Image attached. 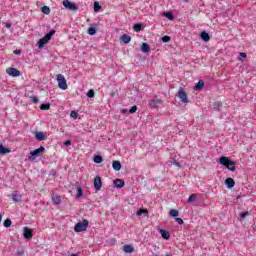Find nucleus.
<instances>
[{
  "label": "nucleus",
  "instance_id": "1",
  "mask_svg": "<svg viewBox=\"0 0 256 256\" xmlns=\"http://www.w3.org/2000/svg\"><path fill=\"white\" fill-rule=\"evenodd\" d=\"M53 35H55V30H51L50 32H48L43 38H41L38 41V47L41 49L45 45H47V43H49V41H51V37H53Z\"/></svg>",
  "mask_w": 256,
  "mask_h": 256
},
{
  "label": "nucleus",
  "instance_id": "2",
  "mask_svg": "<svg viewBox=\"0 0 256 256\" xmlns=\"http://www.w3.org/2000/svg\"><path fill=\"white\" fill-rule=\"evenodd\" d=\"M87 227H89V220L84 219L82 222H78L75 225L74 231L76 233H83V231H87Z\"/></svg>",
  "mask_w": 256,
  "mask_h": 256
},
{
  "label": "nucleus",
  "instance_id": "3",
  "mask_svg": "<svg viewBox=\"0 0 256 256\" xmlns=\"http://www.w3.org/2000/svg\"><path fill=\"white\" fill-rule=\"evenodd\" d=\"M56 79L58 82L59 89H62V91H66L68 86H67V80L65 79V76H63V74H58L56 76Z\"/></svg>",
  "mask_w": 256,
  "mask_h": 256
},
{
  "label": "nucleus",
  "instance_id": "4",
  "mask_svg": "<svg viewBox=\"0 0 256 256\" xmlns=\"http://www.w3.org/2000/svg\"><path fill=\"white\" fill-rule=\"evenodd\" d=\"M178 97L184 105H187V103H189V98L187 97V93H185V90H183V87L179 88Z\"/></svg>",
  "mask_w": 256,
  "mask_h": 256
},
{
  "label": "nucleus",
  "instance_id": "5",
  "mask_svg": "<svg viewBox=\"0 0 256 256\" xmlns=\"http://www.w3.org/2000/svg\"><path fill=\"white\" fill-rule=\"evenodd\" d=\"M220 165H223L224 167H229V165H236L235 161H231L226 156H221L219 159Z\"/></svg>",
  "mask_w": 256,
  "mask_h": 256
},
{
  "label": "nucleus",
  "instance_id": "6",
  "mask_svg": "<svg viewBox=\"0 0 256 256\" xmlns=\"http://www.w3.org/2000/svg\"><path fill=\"white\" fill-rule=\"evenodd\" d=\"M63 6L66 8V9H69V11H77V9H79L77 7V4H75L74 2H71L69 0H64L63 1Z\"/></svg>",
  "mask_w": 256,
  "mask_h": 256
},
{
  "label": "nucleus",
  "instance_id": "7",
  "mask_svg": "<svg viewBox=\"0 0 256 256\" xmlns=\"http://www.w3.org/2000/svg\"><path fill=\"white\" fill-rule=\"evenodd\" d=\"M7 75H10V77H20L21 71H19L16 68L10 67L6 70Z\"/></svg>",
  "mask_w": 256,
  "mask_h": 256
},
{
  "label": "nucleus",
  "instance_id": "8",
  "mask_svg": "<svg viewBox=\"0 0 256 256\" xmlns=\"http://www.w3.org/2000/svg\"><path fill=\"white\" fill-rule=\"evenodd\" d=\"M161 103H163L161 99H152L148 101V106L150 109H157Z\"/></svg>",
  "mask_w": 256,
  "mask_h": 256
},
{
  "label": "nucleus",
  "instance_id": "9",
  "mask_svg": "<svg viewBox=\"0 0 256 256\" xmlns=\"http://www.w3.org/2000/svg\"><path fill=\"white\" fill-rule=\"evenodd\" d=\"M101 187H103V182L101 181V176H96L94 178V189L96 191H101Z\"/></svg>",
  "mask_w": 256,
  "mask_h": 256
},
{
  "label": "nucleus",
  "instance_id": "10",
  "mask_svg": "<svg viewBox=\"0 0 256 256\" xmlns=\"http://www.w3.org/2000/svg\"><path fill=\"white\" fill-rule=\"evenodd\" d=\"M24 238L25 239H33V230L29 227H24Z\"/></svg>",
  "mask_w": 256,
  "mask_h": 256
},
{
  "label": "nucleus",
  "instance_id": "11",
  "mask_svg": "<svg viewBox=\"0 0 256 256\" xmlns=\"http://www.w3.org/2000/svg\"><path fill=\"white\" fill-rule=\"evenodd\" d=\"M43 151H45V147L40 146L38 149L30 151V155L32 157H39V153H43Z\"/></svg>",
  "mask_w": 256,
  "mask_h": 256
},
{
  "label": "nucleus",
  "instance_id": "12",
  "mask_svg": "<svg viewBox=\"0 0 256 256\" xmlns=\"http://www.w3.org/2000/svg\"><path fill=\"white\" fill-rule=\"evenodd\" d=\"M114 187H116V189H123V187H125V181H123L122 179H115Z\"/></svg>",
  "mask_w": 256,
  "mask_h": 256
},
{
  "label": "nucleus",
  "instance_id": "13",
  "mask_svg": "<svg viewBox=\"0 0 256 256\" xmlns=\"http://www.w3.org/2000/svg\"><path fill=\"white\" fill-rule=\"evenodd\" d=\"M225 185H227L228 189H233V187H235V180H233V178H227Z\"/></svg>",
  "mask_w": 256,
  "mask_h": 256
},
{
  "label": "nucleus",
  "instance_id": "14",
  "mask_svg": "<svg viewBox=\"0 0 256 256\" xmlns=\"http://www.w3.org/2000/svg\"><path fill=\"white\" fill-rule=\"evenodd\" d=\"M200 38L202 39V41H204L205 43L209 42L211 37L209 36V33H207L206 31H203L200 34Z\"/></svg>",
  "mask_w": 256,
  "mask_h": 256
},
{
  "label": "nucleus",
  "instance_id": "15",
  "mask_svg": "<svg viewBox=\"0 0 256 256\" xmlns=\"http://www.w3.org/2000/svg\"><path fill=\"white\" fill-rule=\"evenodd\" d=\"M205 87V81L199 80L198 83L194 86L195 91H201Z\"/></svg>",
  "mask_w": 256,
  "mask_h": 256
},
{
  "label": "nucleus",
  "instance_id": "16",
  "mask_svg": "<svg viewBox=\"0 0 256 256\" xmlns=\"http://www.w3.org/2000/svg\"><path fill=\"white\" fill-rule=\"evenodd\" d=\"M120 41H122V43H131V36H129L128 34H123L121 37H120Z\"/></svg>",
  "mask_w": 256,
  "mask_h": 256
},
{
  "label": "nucleus",
  "instance_id": "17",
  "mask_svg": "<svg viewBox=\"0 0 256 256\" xmlns=\"http://www.w3.org/2000/svg\"><path fill=\"white\" fill-rule=\"evenodd\" d=\"M52 201L54 205H61V196L53 194Z\"/></svg>",
  "mask_w": 256,
  "mask_h": 256
},
{
  "label": "nucleus",
  "instance_id": "18",
  "mask_svg": "<svg viewBox=\"0 0 256 256\" xmlns=\"http://www.w3.org/2000/svg\"><path fill=\"white\" fill-rule=\"evenodd\" d=\"M7 153H11V150L0 144V155H7Z\"/></svg>",
  "mask_w": 256,
  "mask_h": 256
},
{
  "label": "nucleus",
  "instance_id": "19",
  "mask_svg": "<svg viewBox=\"0 0 256 256\" xmlns=\"http://www.w3.org/2000/svg\"><path fill=\"white\" fill-rule=\"evenodd\" d=\"M114 171H121V162L114 160L112 163Z\"/></svg>",
  "mask_w": 256,
  "mask_h": 256
},
{
  "label": "nucleus",
  "instance_id": "20",
  "mask_svg": "<svg viewBox=\"0 0 256 256\" xmlns=\"http://www.w3.org/2000/svg\"><path fill=\"white\" fill-rule=\"evenodd\" d=\"M141 51L142 53H149V51H151V46H149L147 43H143L141 46Z\"/></svg>",
  "mask_w": 256,
  "mask_h": 256
},
{
  "label": "nucleus",
  "instance_id": "21",
  "mask_svg": "<svg viewBox=\"0 0 256 256\" xmlns=\"http://www.w3.org/2000/svg\"><path fill=\"white\" fill-rule=\"evenodd\" d=\"M160 235L163 237V239H171V234H169V232L164 229L160 230Z\"/></svg>",
  "mask_w": 256,
  "mask_h": 256
},
{
  "label": "nucleus",
  "instance_id": "22",
  "mask_svg": "<svg viewBox=\"0 0 256 256\" xmlns=\"http://www.w3.org/2000/svg\"><path fill=\"white\" fill-rule=\"evenodd\" d=\"M123 251L124 253H133V251H135V248H133L132 245H124Z\"/></svg>",
  "mask_w": 256,
  "mask_h": 256
},
{
  "label": "nucleus",
  "instance_id": "23",
  "mask_svg": "<svg viewBox=\"0 0 256 256\" xmlns=\"http://www.w3.org/2000/svg\"><path fill=\"white\" fill-rule=\"evenodd\" d=\"M35 137L37 141H45V133L43 132H36Z\"/></svg>",
  "mask_w": 256,
  "mask_h": 256
},
{
  "label": "nucleus",
  "instance_id": "24",
  "mask_svg": "<svg viewBox=\"0 0 256 256\" xmlns=\"http://www.w3.org/2000/svg\"><path fill=\"white\" fill-rule=\"evenodd\" d=\"M21 194L18 193H14L12 194V200L14 201V203H19V201H21Z\"/></svg>",
  "mask_w": 256,
  "mask_h": 256
},
{
  "label": "nucleus",
  "instance_id": "25",
  "mask_svg": "<svg viewBox=\"0 0 256 256\" xmlns=\"http://www.w3.org/2000/svg\"><path fill=\"white\" fill-rule=\"evenodd\" d=\"M50 107H51V104L45 103V104H41L40 109L41 111H49Z\"/></svg>",
  "mask_w": 256,
  "mask_h": 256
},
{
  "label": "nucleus",
  "instance_id": "26",
  "mask_svg": "<svg viewBox=\"0 0 256 256\" xmlns=\"http://www.w3.org/2000/svg\"><path fill=\"white\" fill-rule=\"evenodd\" d=\"M94 163H97V164L103 163V156L101 155L94 156Z\"/></svg>",
  "mask_w": 256,
  "mask_h": 256
},
{
  "label": "nucleus",
  "instance_id": "27",
  "mask_svg": "<svg viewBox=\"0 0 256 256\" xmlns=\"http://www.w3.org/2000/svg\"><path fill=\"white\" fill-rule=\"evenodd\" d=\"M197 201V195L196 194H192L189 196L188 198V203H195Z\"/></svg>",
  "mask_w": 256,
  "mask_h": 256
},
{
  "label": "nucleus",
  "instance_id": "28",
  "mask_svg": "<svg viewBox=\"0 0 256 256\" xmlns=\"http://www.w3.org/2000/svg\"><path fill=\"white\" fill-rule=\"evenodd\" d=\"M148 213H149V210H147V209H139L137 211V216L141 217V215H143V214L147 215Z\"/></svg>",
  "mask_w": 256,
  "mask_h": 256
},
{
  "label": "nucleus",
  "instance_id": "29",
  "mask_svg": "<svg viewBox=\"0 0 256 256\" xmlns=\"http://www.w3.org/2000/svg\"><path fill=\"white\" fill-rule=\"evenodd\" d=\"M83 197V189L81 187L77 188L76 199H81Z\"/></svg>",
  "mask_w": 256,
  "mask_h": 256
},
{
  "label": "nucleus",
  "instance_id": "30",
  "mask_svg": "<svg viewBox=\"0 0 256 256\" xmlns=\"http://www.w3.org/2000/svg\"><path fill=\"white\" fill-rule=\"evenodd\" d=\"M42 13H44V15H49V13H51V8H49L48 6H43Z\"/></svg>",
  "mask_w": 256,
  "mask_h": 256
},
{
  "label": "nucleus",
  "instance_id": "31",
  "mask_svg": "<svg viewBox=\"0 0 256 256\" xmlns=\"http://www.w3.org/2000/svg\"><path fill=\"white\" fill-rule=\"evenodd\" d=\"M213 107L216 111H219L223 107V103L221 102H216L213 104Z\"/></svg>",
  "mask_w": 256,
  "mask_h": 256
},
{
  "label": "nucleus",
  "instance_id": "32",
  "mask_svg": "<svg viewBox=\"0 0 256 256\" xmlns=\"http://www.w3.org/2000/svg\"><path fill=\"white\" fill-rule=\"evenodd\" d=\"M164 15L167 17V19H169V21H173V19H175V16L171 12H165Z\"/></svg>",
  "mask_w": 256,
  "mask_h": 256
},
{
  "label": "nucleus",
  "instance_id": "33",
  "mask_svg": "<svg viewBox=\"0 0 256 256\" xmlns=\"http://www.w3.org/2000/svg\"><path fill=\"white\" fill-rule=\"evenodd\" d=\"M94 11L95 13H98V11H101V5H99V2H94Z\"/></svg>",
  "mask_w": 256,
  "mask_h": 256
},
{
  "label": "nucleus",
  "instance_id": "34",
  "mask_svg": "<svg viewBox=\"0 0 256 256\" xmlns=\"http://www.w3.org/2000/svg\"><path fill=\"white\" fill-rule=\"evenodd\" d=\"M171 217H179V211L172 209L170 210Z\"/></svg>",
  "mask_w": 256,
  "mask_h": 256
},
{
  "label": "nucleus",
  "instance_id": "35",
  "mask_svg": "<svg viewBox=\"0 0 256 256\" xmlns=\"http://www.w3.org/2000/svg\"><path fill=\"white\" fill-rule=\"evenodd\" d=\"M70 117H71L72 119H77V117H79V113H77V111L73 110V111H71V113H70Z\"/></svg>",
  "mask_w": 256,
  "mask_h": 256
},
{
  "label": "nucleus",
  "instance_id": "36",
  "mask_svg": "<svg viewBox=\"0 0 256 256\" xmlns=\"http://www.w3.org/2000/svg\"><path fill=\"white\" fill-rule=\"evenodd\" d=\"M97 33V30L93 27L88 28V35H95Z\"/></svg>",
  "mask_w": 256,
  "mask_h": 256
},
{
  "label": "nucleus",
  "instance_id": "37",
  "mask_svg": "<svg viewBox=\"0 0 256 256\" xmlns=\"http://www.w3.org/2000/svg\"><path fill=\"white\" fill-rule=\"evenodd\" d=\"M134 31H136V33H139V31H141V24H134Z\"/></svg>",
  "mask_w": 256,
  "mask_h": 256
},
{
  "label": "nucleus",
  "instance_id": "38",
  "mask_svg": "<svg viewBox=\"0 0 256 256\" xmlns=\"http://www.w3.org/2000/svg\"><path fill=\"white\" fill-rule=\"evenodd\" d=\"M171 41V37H169V36H163L162 37V42L163 43H169Z\"/></svg>",
  "mask_w": 256,
  "mask_h": 256
},
{
  "label": "nucleus",
  "instance_id": "39",
  "mask_svg": "<svg viewBox=\"0 0 256 256\" xmlns=\"http://www.w3.org/2000/svg\"><path fill=\"white\" fill-rule=\"evenodd\" d=\"M4 227H6V228L11 227V219H6V220L4 221Z\"/></svg>",
  "mask_w": 256,
  "mask_h": 256
},
{
  "label": "nucleus",
  "instance_id": "40",
  "mask_svg": "<svg viewBox=\"0 0 256 256\" xmlns=\"http://www.w3.org/2000/svg\"><path fill=\"white\" fill-rule=\"evenodd\" d=\"M87 97H89V98L95 97V91L89 90V91L87 92Z\"/></svg>",
  "mask_w": 256,
  "mask_h": 256
},
{
  "label": "nucleus",
  "instance_id": "41",
  "mask_svg": "<svg viewBox=\"0 0 256 256\" xmlns=\"http://www.w3.org/2000/svg\"><path fill=\"white\" fill-rule=\"evenodd\" d=\"M30 99L34 104L39 103V98H37V96H31Z\"/></svg>",
  "mask_w": 256,
  "mask_h": 256
},
{
  "label": "nucleus",
  "instance_id": "42",
  "mask_svg": "<svg viewBox=\"0 0 256 256\" xmlns=\"http://www.w3.org/2000/svg\"><path fill=\"white\" fill-rule=\"evenodd\" d=\"M129 113H131V115H133V113H137V106H132Z\"/></svg>",
  "mask_w": 256,
  "mask_h": 256
},
{
  "label": "nucleus",
  "instance_id": "43",
  "mask_svg": "<svg viewBox=\"0 0 256 256\" xmlns=\"http://www.w3.org/2000/svg\"><path fill=\"white\" fill-rule=\"evenodd\" d=\"M226 168H227L229 171H232V172H235V171H236L235 165H228V166H226Z\"/></svg>",
  "mask_w": 256,
  "mask_h": 256
},
{
  "label": "nucleus",
  "instance_id": "44",
  "mask_svg": "<svg viewBox=\"0 0 256 256\" xmlns=\"http://www.w3.org/2000/svg\"><path fill=\"white\" fill-rule=\"evenodd\" d=\"M175 221H176V223H178V225H183V219L176 218Z\"/></svg>",
  "mask_w": 256,
  "mask_h": 256
},
{
  "label": "nucleus",
  "instance_id": "45",
  "mask_svg": "<svg viewBox=\"0 0 256 256\" xmlns=\"http://www.w3.org/2000/svg\"><path fill=\"white\" fill-rule=\"evenodd\" d=\"M71 145V140H66L65 142H64V146L65 147H69Z\"/></svg>",
  "mask_w": 256,
  "mask_h": 256
},
{
  "label": "nucleus",
  "instance_id": "46",
  "mask_svg": "<svg viewBox=\"0 0 256 256\" xmlns=\"http://www.w3.org/2000/svg\"><path fill=\"white\" fill-rule=\"evenodd\" d=\"M249 215V212H243L242 214H241V218L242 219H245V217H247Z\"/></svg>",
  "mask_w": 256,
  "mask_h": 256
},
{
  "label": "nucleus",
  "instance_id": "47",
  "mask_svg": "<svg viewBox=\"0 0 256 256\" xmlns=\"http://www.w3.org/2000/svg\"><path fill=\"white\" fill-rule=\"evenodd\" d=\"M172 165H176V167H181V165L179 164V162H177L176 160L172 161Z\"/></svg>",
  "mask_w": 256,
  "mask_h": 256
},
{
  "label": "nucleus",
  "instance_id": "48",
  "mask_svg": "<svg viewBox=\"0 0 256 256\" xmlns=\"http://www.w3.org/2000/svg\"><path fill=\"white\" fill-rule=\"evenodd\" d=\"M240 57H242V59H247V54H246V53L241 52V53H240Z\"/></svg>",
  "mask_w": 256,
  "mask_h": 256
},
{
  "label": "nucleus",
  "instance_id": "49",
  "mask_svg": "<svg viewBox=\"0 0 256 256\" xmlns=\"http://www.w3.org/2000/svg\"><path fill=\"white\" fill-rule=\"evenodd\" d=\"M121 113H122L123 115H125L126 113H129V110H127V109H122V110H121Z\"/></svg>",
  "mask_w": 256,
  "mask_h": 256
},
{
  "label": "nucleus",
  "instance_id": "50",
  "mask_svg": "<svg viewBox=\"0 0 256 256\" xmlns=\"http://www.w3.org/2000/svg\"><path fill=\"white\" fill-rule=\"evenodd\" d=\"M14 55H21V50H15Z\"/></svg>",
  "mask_w": 256,
  "mask_h": 256
},
{
  "label": "nucleus",
  "instance_id": "51",
  "mask_svg": "<svg viewBox=\"0 0 256 256\" xmlns=\"http://www.w3.org/2000/svg\"><path fill=\"white\" fill-rule=\"evenodd\" d=\"M25 252L24 251H18L17 255H23Z\"/></svg>",
  "mask_w": 256,
  "mask_h": 256
},
{
  "label": "nucleus",
  "instance_id": "52",
  "mask_svg": "<svg viewBox=\"0 0 256 256\" xmlns=\"http://www.w3.org/2000/svg\"><path fill=\"white\" fill-rule=\"evenodd\" d=\"M7 29H11V24H6Z\"/></svg>",
  "mask_w": 256,
  "mask_h": 256
},
{
  "label": "nucleus",
  "instance_id": "53",
  "mask_svg": "<svg viewBox=\"0 0 256 256\" xmlns=\"http://www.w3.org/2000/svg\"><path fill=\"white\" fill-rule=\"evenodd\" d=\"M3 221V216L0 214V223Z\"/></svg>",
  "mask_w": 256,
  "mask_h": 256
},
{
  "label": "nucleus",
  "instance_id": "54",
  "mask_svg": "<svg viewBox=\"0 0 256 256\" xmlns=\"http://www.w3.org/2000/svg\"><path fill=\"white\" fill-rule=\"evenodd\" d=\"M183 1H185V3H189V0H183Z\"/></svg>",
  "mask_w": 256,
  "mask_h": 256
},
{
  "label": "nucleus",
  "instance_id": "55",
  "mask_svg": "<svg viewBox=\"0 0 256 256\" xmlns=\"http://www.w3.org/2000/svg\"><path fill=\"white\" fill-rule=\"evenodd\" d=\"M70 256H78L77 254H71Z\"/></svg>",
  "mask_w": 256,
  "mask_h": 256
},
{
  "label": "nucleus",
  "instance_id": "56",
  "mask_svg": "<svg viewBox=\"0 0 256 256\" xmlns=\"http://www.w3.org/2000/svg\"><path fill=\"white\" fill-rule=\"evenodd\" d=\"M30 159H35V157H33V158L30 157Z\"/></svg>",
  "mask_w": 256,
  "mask_h": 256
}]
</instances>
